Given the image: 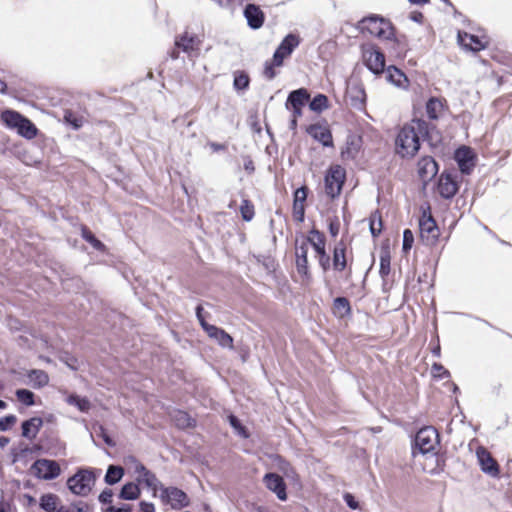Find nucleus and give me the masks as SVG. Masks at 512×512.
<instances>
[{
	"label": "nucleus",
	"instance_id": "1",
	"mask_svg": "<svg viewBox=\"0 0 512 512\" xmlns=\"http://www.w3.org/2000/svg\"><path fill=\"white\" fill-rule=\"evenodd\" d=\"M439 140L440 134L435 125L415 118L400 129L395 141L396 152L403 158H412L419 151L421 141L432 145Z\"/></svg>",
	"mask_w": 512,
	"mask_h": 512
},
{
	"label": "nucleus",
	"instance_id": "2",
	"mask_svg": "<svg viewBox=\"0 0 512 512\" xmlns=\"http://www.w3.org/2000/svg\"><path fill=\"white\" fill-rule=\"evenodd\" d=\"M438 444V433L434 428L420 429L415 436L412 448L414 465L425 472L435 471L438 462L436 457Z\"/></svg>",
	"mask_w": 512,
	"mask_h": 512
},
{
	"label": "nucleus",
	"instance_id": "3",
	"mask_svg": "<svg viewBox=\"0 0 512 512\" xmlns=\"http://www.w3.org/2000/svg\"><path fill=\"white\" fill-rule=\"evenodd\" d=\"M97 480V474L93 469H78L67 479L66 485L69 491L77 496H87L93 490Z\"/></svg>",
	"mask_w": 512,
	"mask_h": 512
},
{
	"label": "nucleus",
	"instance_id": "4",
	"mask_svg": "<svg viewBox=\"0 0 512 512\" xmlns=\"http://www.w3.org/2000/svg\"><path fill=\"white\" fill-rule=\"evenodd\" d=\"M1 119L7 127L17 129L18 134L26 139H33L37 135L36 126L19 112L5 110L1 113Z\"/></svg>",
	"mask_w": 512,
	"mask_h": 512
},
{
	"label": "nucleus",
	"instance_id": "5",
	"mask_svg": "<svg viewBox=\"0 0 512 512\" xmlns=\"http://www.w3.org/2000/svg\"><path fill=\"white\" fill-rule=\"evenodd\" d=\"M157 495L163 505L169 506L174 510L183 509L190 504V499L186 492L174 486H164L160 481Z\"/></svg>",
	"mask_w": 512,
	"mask_h": 512
},
{
	"label": "nucleus",
	"instance_id": "6",
	"mask_svg": "<svg viewBox=\"0 0 512 512\" xmlns=\"http://www.w3.org/2000/svg\"><path fill=\"white\" fill-rule=\"evenodd\" d=\"M124 464L139 483L146 484L147 487L151 488L153 496H157L159 480L155 474L147 470L146 467L133 456L126 457Z\"/></svg>",
	"mask_w": 512,
	"mask_h": 512
},
{
	"label": "nucleus",
	"instance_id": "7",
	"mask_svg": "<svg viewBox=\"0 0 512 512\" xmlns=\"http://www.w3.org/2000/svg\"><path fill=\"white\" fill-rule=\"evenodd\" d=\"M359 29L362 32H368L378 38L389 40L393 36V27L391 23L377 15H371L363 18L359 24Z\"/></svg>",
	"mask_w": 512,
	"mask_h": 512
},
{
	"label": "nucleus",
	"instance_id": "8",
	"mask_svg": "<svg viewBox=\"0 0 512 512\" xmlns=\"http://www.w3.org/2000/svg\"><path fill=\"white\" fill-rule=\"evenodd\" d=\"M31 474L40 480H53L61 475L62 469L58 462L50 459H39L30 467Z\"/></svg>",
	"mask_w": 512,
	"mask_h": 512
},
{
	"label": "nucleus",
	"instance_id": "9",
	"mask_svg": "<svg viewBox=\"0 0 512 512\" xmlns=\"http://www.w3.org/2000/svg\"><path fill=\"white\" fill-rule=\"evenodd\" d=\"M200 43L201 41L196 35L185 32L175 39V49L172 50L170 56L172 59H177L179 50H181L189 57H196L200 50Z\"/></svg>",
	"mask_w": 512,
	"mask_h": 512
},
{
	"label": "nucleus",
	"instance_id": "10",
	"mask_svg": "<svg viewBox=\"0 0 512 512\" xmlns=\"http://www.w3.org/2000/svg\"><path fill=\"white\" fill-rule=\"evenodd\" d=\"M299 44L300 38L298 35L293 33L286 35L273 54L274 65L276 67L282 66L284 59L289 57Z\"/></svg>",
	"mask_w": 512,
	"mask_h": 512
},
{
	"label": "nucleus",
	"instance_id": "11",
	"mask_svg": "<svg viewBox=\"0 0 512 512\" xmlns=\"http://www.w3.org/2000/svg\"><path fill=\"white\" fill-rule=\"evenodd\" d=\"M344 171L339 167H334L329 170L327 175L325 176V192L331 197H337L344 184Z\"/></svg>",
	"mask_w": 512,
	"mask_h": 512
},
{
	"label": "nucleus",
	"instance_id": "12",
	"mask_svg": "<svg viewBox=\"0 0 512 512\" xmlns=\"http://www.w3.org/2000/svg\"><path fill=\"white\" fill-rule=\"evenodd\" d=\"M364 59L367 68L374 74L382 73L385 69V56L375 47H371L364 51Z\"/></svg>",
	"mask_w": 512,
	"mask_h": 512
},
{
	"label": "nucleus",
	"instance_id": "13",
	"mask_svg": "<svg viewBox=\"0 0 512 512\" xmlns=\"http://www.w3.org/2000/svg\"><path fill=\"white\" fill-rule=\"evenodd\" d=\"M455 161L461 173L470 174L475 166V155L470 147L461 146L455 151Z\"/></svg>",
	"mask_w": 512,
	"mask_h": 512
},
{
	"label": "nucleus",
	"instance_id": "14",
	"mask_svg": "<svg viewBox=\"0 0 512 512\" xmlns=\"http://www.w3.org/2000/svg\"><path fill=\"white\" fill-rule=\"evenodd\" d=\"M308 242L302 240L301 243L296 242L295 256H296V269L297 272L305 279L310 278V271L308 267Z\"/></svg>",
	"mask_w": 512,
	"mask_h": 512
},
{
	"label": "nucleus",
	"instance_id": "15",
	"mask_svg": "<svg viewBox=\"0 0 512 512\" xmlns=\"http://www.w3.org/2000/svg\"><path fill=\"white\" fill-rule=\"evenodd\" d=\"M306 132L325 147L333 146V137L329 127L326 124L315 123L307 127Z\"/></svg>",
	"mask_w": 512,
	"mask_h": 512
},
{
	"label": "nucleus",
	"instance_id": "16",
	"mask_svg": "<svg viewBox=\"0 0 512 512\" xmlns=\"http://www.w3.org/2000/svg\"><path fill=\"white\" fill-rule=\"evenodd\" d=\"M243 15L247 21L248 27L253 30L260 29L264 24L265 14L260 6L256 4H247L243 10Z\"/></svg>",
	"mask_w": 512,
	"mask_h": 512
},
{
	"label": "nucleus",
	"instance_id": "17",
	"mask_svg": "<svg viewBox=\"0 0 512 512\" xmlns=\"http://www.w3.org/2000/svg\"><path fill=\"white\" fill-rule=\"evenodd\" d=\"M265 486L274 494L280 501L287 500L286 484L283 478L276 473H268L264 476Z\"/></svg>",
	"mask_w": 512,
	"mask_h": 512
},
{
	"label": "nucleus",
	"instance_id": "18",
	"mask_svg": "<svg viewBox=\"0 0 512 512\" xmlns=\"http://www.w3.org/2000/svg\"><path fill=\"white\" fill-rule=\"evenodd\" d=\"M419 228L421 238L424 241L432 244L437 240L439 236V230L435 220L432 218L431 215H429L428 217L424 216L423 218L420 219Z\"/></svg>",
	"mask_w": 512,
	"mask_h": 512
},
{
	"label": "nucleus",
	"instance_id": "19",
	"mask_svg": "<svg viewBox=\"0 0 512 512\" xmlns=\"http://www.w3.org/2000/svg\"><path fill=\"white\" fill-rule=\"evenodd\" d=\"M204 331L214 339L223 349L233 348V338L222 328L215 325L205 324Z\"/></svg>",
	"mask_w": 512,
	"mask_h": 512
},
{
	"label": "nucleus",
	"instance_id": "20",
	"mask_svg": "<svg viewBox=\"0 0 512 512\" xmlns=\"http://www.w3.org/2000/svg\"><path fill=\"white\" fill-rule=\"evenodd\" d=\"M438 192L441 197L451 199L458 192V185L451 174L443 173L438 180Z\"/></svg>",
	"mask_w": 512,
	"mask_h": 512
},
{
	"label": "nucleus",
	"instance_id": "21",
	"mask_svg": "<svg viewBox=\"0 0 512 512\" xmlns=\"http://www.w3.org/2000/svg\"><path fill=\"white\" fill-rule=\"evenodd\" d=\"M477 458L483 472L488 473L492 476H497L499 473L498 465L492 458L490 453L484 448L477 449Z\"/></svg>",
	"mask_w": 512,
	"mask_h": 512
},
{
	"label": "nucleus",
	"instance_id": "22",
	"mask_svg": "<svg viewBox=\"0 0 512 512\" xmlns=\"http://www.w3.org/2000/svg\"><path fill=\"white\" fill-rule=\"evenodd\" d=\"M438 172V164L432 157H423L418 162V173L423 181L431 180Z\"/></svg>",
	"mask_w": 512,
	"mask_h": 512
},
{
	"label": "nucleus",
	"instance_id": "23",
	"mask_svg": "<svg viewBox=\"0 0 512 512\" xmlns=\"http://www.w3.org/2000/svg\"><path fill=\"white\" fill-rule=\"evenodd\" d=\"M458 42L464 48L470 51H480L485 48V44L479 39L478 36L469 34L467 32H458Z\"/></svg>",
	"mask_w": 512,
	"mask_h": 512
},
{
	"label": "nucleus",
	"instance_id": "24",
	"mask_svg": "<svg viewBox=\"0 0 512 512\" xmlns=\"http://www.w3.org/2000/svg\"><path fill=\"white\" fill-rule=\"evenodd\" d=\"M310 98V94L307 89L299 88L289 93L287 101L285 103L286 109L290 107H304Z\"/></svg>",
	"mask_w": 512,
	"mask_h": 512
},
{
	"label": "nucleus",
	"instance_id": "25",
	"mask_svg": "<svg viewBox=\"0 0 512 512\" xmlns=\"http://www.w3.org/2000/svg\"><path fill=\"white\" fill-rule=\"evenodd\" d=\"M304 241L308 242V247L312 246L315 250L317 256L326 253L325 245H326V239L323 233L318 231L317 229H312L309 232V235L306 239H303Z\"/></svg>",
	"mask_w": 512,
	"mask_h": 512
},
{
	"label": "nucleus",
	"instance_id": "26",
	"mask_svg": "<svg viewBox=\"0 0 512 512\" xmlns=\"http://www.w3.org/2000/svg\"><path fill=\"white\" fill-rule=\"evenodd\" d=\"M361 148V138L357 136H349L346 141V146L341 152L344 160H353L356 158Z\"/></svg>",
	"mask_w": 512,
	"mask_h": 512
},
{
	"label": "nucleus",
	"instance_id": "27",
	"mask_svg": "<svg viewBox=\"0 0 512 512\" xmlns=\"http://www.w3.org/2000/svg\"><path fill=\"white\" fill-rule=\"evenodd\" d=\"M346 247L340 242L335 245L333 250V268L336 271H343L346 268L347 261L345 255Z\"/></svg>",
	"mask_w": 512,
	"mask_h": 512
},
{
	"label": "nucleus",
	"instance_id": "28",
	"mask_svg": "<svg viewBox=\"0 0 512 512\" xmlns=\"http://www.w3.org/2000/svg\"><path fill=\"white\" fill-rule=\"evenodd\" d=\"M43 421L39 417H33L22 424V434L27 438H34L39 429L41 428Z\"/></svg>",
	"mask_w": 512,
	"mask_h": 512
},
{
	"label": "nucleus",
	"instance_id": "29",
	"mask_svg": "<svg viewBox=\"0 0 512 512\" xmlns=\"http://www.w3.org/2000/svg\"><path fill=\"white\" fill-rule=\"evenodd\" d=\"M141 495V489L137 483H125L119 493V497L123 500H136Z\"/></svg>",
	"mask_w": 512,
	"mask_h": 512
},
{
	"label": "nucleus",
	"instance_id": "30",
	"mask_svg": "<svg viewBox=\"0 0 512 512\" xmlns=\"http://www.w3.org/2000/svg\"><path fill=\"white\" fill-rule=\"evenodd\" d=\"M347 93L353 107L360 109L364 106L366 95L363 88L358 85L351 86Z\"/></svg>",
	"mask_w": 512,
	"mask_h": 512
},
{
	"label": "nucleus",
	"instance_id": "31",
	"mask_svg": "<svg viewBox=\"0 0 512 512\" xmlns=\"http://www.w3.org/2000/svg\"><path fill=\"white\" fill-rule=\"evenodd\" d=\"M387 79L397 87H405L408 83L406 75L398 68L390 66L387 70Z\"/></svg>",
	"mask_w": 512,
	"mask_h": 512
},
{
	"label": "nucleus",
	"instance_id": "32",
	"mask_svg": "<svg viewBox=\"0 0 512 512\" xmlns=\"http://www.w3.org/2000/svg\"><path fill=\"white\" fill-rule=\"evenodd\" d=\"M443 111L442 102L436 98L431 97L426 103V113L429 119L437 120L440 117L441 112Z\"/></svg>",
	"mask_w": 512,
	"mask_h": 512
},
{
	"label": "nucleus",
	"instance_id": "33",
	"mask_svg": "<svg viewBox=\"0 0 512 512\" xmlns=\"http://www.w3.org/2000/svg\"><path fill=\"white\" fill-rule=\"evenodd\" d=\"M124 476V468L121 466L110 465L107 468L104 480L108 485H114L121 481Z\"/></svg>",
	"mask_w": 512,
	"mask_h": 512
},
{
	"label": "nucleus",
	"instance_id": "34",
	"mask_svg": "<svg viewBox=\"0 0 512 512\" xmlns=\"http://www.w3.org/2000/svg\"><path fill=\"white\" fill-rule=\"evenodd\" d=\"M58 503V496L52 493L43 494L39 499L40 507L46 512H54Z\"/></svg>",
	"mask_w": 512,
	"mask_h": 512
},
{
	"label": "nucleus",
	"instance_id": "35",
	"mask_svg": "<svg viewBox=\"0 0 512 512\" xmlns=\"http://www.w3.org/2000/svg\"><path fill=\"white\" fill-rule=\"evenodd\" d=\"M334 312L335 314L343 318L351 313L350 302L346 297H337L334 299Z\"/></svg>",
	"mask_w": 512,
	"mask_h": 512
},
{
	"label": "nucleus",
	"instance_id": "36",
	"mask_svg": "<svg viewBox=\"0 0 512 512\" xmlns=\"http://www.w3.org/2000/svg\"><path fill=\"white\" fill-rule=\"evenodd\" d=\"M59 362V369L61 371H65V369L76 370L79 366L78 360L73 354H61Z\"/></svg>",
	"mask_w": 512,
	"mask_h": 512
},
{
	"label": "nucleus",
	"instance_id": "37",
	"mask_svg": "<svg viewBox=\"0 0 512 512\" xmlns=\"http://www.w3.org/2000/svg\"><path fill=\"white\" fill-rule=\"evenodd\" d=\"M328 107V98L324 94H317L309 103V108L314 112H322Z\"/></svg>",
	"mask_w": 512,
	"mask_h": 512
},
{
	"label": "nucleus",
	"instance_id": "38",
	"mask_svg": "<svg viewBox=\"0 0 512 512\" xmlns=\"http://www.w3.org/2000/svg\"><path fill=\"white\" fill-rule=\"evenodd\" d=\"M176 425L182 429L191 428L195 426V420L185 412H178L174 416Z\"/></svg>",
	"mask_w": 512,
	"mask_h": 512
},
{
	"label": "nucleus",
	"instance_id": "39",
	"mask_svg": "<svg viewBox=\"0 0 512 512\" xmlns=\"http://www.w3.org/2000/svg\"><path fill=\"white\" fill-rule=\"evenodd\" d=\"M387 45L389 46V49L394 56L403 57L405 55L406 45L399 39H392L391 36L390 39L387 40Z\"/></svg>",
	"mask_w": 512,
	"mask_h": 512
},
{
	"label": "nucleus",
	"instance_id": "40",
	"mask_svg": "<svg viewBox=\"0 0 512 512\" xmlns=\"http://www.w3.org/2000/svg\"><path fill=\"white\" fill-rule=\"evenodd\" d=\"M382 218L378 211L374 212L370 217V232L373 237L380 235L382 231Z\"/></svg>",
	"mask_w": 512,
	"mask_h": 512
},
{
	"label": "nucleus",
	"instance_id": "41",
	"mask_svg": "<svg viewBox=\"0 0 512 512\" xmlns=\"http://www.w3.org/2000/svg\"><path fill=\"white\" fill-rule=\"evenodd\" d=\"M82 237L96 250L103 251L105 249V245L100 240H98L89 229H82Z\"/></svg>",
	"mask_w": 512,
	"mask_h": 512
},
{
	"label": "nucleus",
	"instance_id": "42",
	"mask_svg": "<svg viewBox=\"0 0 512 512\" xmlns=\"http://www.w3.org/2000/svg\"><path fill=\"white\" fill-rule=\"evenodd\" d=\"M240 213L245 221H251L254 217V206L253 204L247 200L243 199L240 205Z\"/></svg>",
	"mask_w": 512,
	"mask_h": 512
},
{
	"label": "nucleus",
	"instance_id": "43",
	"mask_svg": "<svg viewBox=\"0 0 512 512\" xmlns=\"http://www.w3.org/2000/svg\"><path fill=\"white\" fill-rule=\"evenodd\" d=\"M67 403L70 405H75L82 412L88 411L90 407V403L87 399L80 398L76 395L68 396Z\"/></svg>",
	"mask_w": 512,
	"mask_h": 512
},
{
	"label": "nucleus",
	"instance_id": "44",
	"mask_svg": "<svg viewBox=\"0 0 512 512\" xmlns=\"http://www.w3.org/2000/svg\"><path fill=\"white\" fill-rule=\"evenodd\" d=\"M29 378L38 387L47 385L49 381L48 375L43 371H32Z\"/></svg>",
	"mask_w": 512,
	"mask_h": 512
},
{
	"label": "nucleus",
	"instance_id": "45",
	"mask_svg": "<svg viewBox=\"0 0 512 512\" xmlns=\"http://www.w3.org/2000/svg\"><path fill=\"white\" fill-rule=\"evenodd\" d=\"M249 82L248 75L244 72H240L235 74L233 85L236 90H245L248 88Z\"/></svg>",
	"mask_w": 512,
	"mask_h": 512
},
{
	"label": "nucleus",
	"instance_id": "46",
	"mask_svg": "<svg viewBox=\"0 0 512 512\" xmlns=\"http://www.w3.org/2000/svg\"><path fill=\"white\" fill-rule=\"evenodd\" d=\"M390 255L389 253H383L380 256V268H379V274L384 279L387 277L390 273Z\"/></svg>",
	"mask_w": 512,
	"mask_h": 512
},
{
	"label": "nucleus",
	"instance_id": "47",
	"mask_svg": "<svg viewBox=\"0 0 512 512\" xmlns=\"http://www.w3.org/2000/svg\"><path fill=\"white\" fill-rule=\"evenodd\" d=\"M308 188L306 186H302L295 190L293 206H304V203L307 199Z\"/></svg>",
	"mask_w": 512,
	"mask_h": 512
},
{
	"label": "nucleus",
	"instance_id": "48",
	"mask_svg": "<svg viewBox=\"0 0 512 512\" xmlns=\"http://www.w3.org/2000/svg\"><path fill=\"white\" fill-rule=\"evenodd\" d=\"M230 425L233 427L235 432L239 434L240 436L247 438L249 436V433L245 426L241 424V422L235 417V416H229L228 418Z\"/></svg>",
	"mask_w": 512,
	"mask_h": 512
},
{
	"label": "nucleus",
	"instance_id": "49",
	"mask_svg": "<svg viewBox=\"0 0 512 512\" xmlns=\"http://www.w3.org/2000/svg\"><path fill=\"white\" fill-rule=\"evenodd\" d=\"M16 396L20 402H22L28 406L33 405V403H34V400H33L34 395L31 391H29L27 389L17 390Z\"/></svg>",
	"mask_w": 512,
	"mask_h": 512
},
{
	"label": "nucleus",
	"instance_id": "50",
	"mask_svg": "<svg viewBox=\"0 0 512 512\" xmlns=\"http://www.w3.org/2000/svg\"><path fill=\"white\" fill-rule=\"evenodd\" d=\"M414 243V235L410 229H405L403 232L402 250L404 253L410 251Z\"/></svg>",
	"mask_w": 512,
	"mask_h": 512
},
{
	"label": "nucleus",
	"instance_id": "51",
	"mask_svg": "<svg viewBox=\"0 0 512 512\" xmlns=\"http://www.w3.org/2000/svg\"><path fill=\"white\" fill-rule=\"evenodd\" d=\"M112 498H113V492L109 489L103 490L98 496V500L102 504L110 505L112 503Z\"/></svg>",
	"mask_w": 512,
	"mask_h": 512
},
{
	"label": "nucleus",
	"instance_id": "52",
	"mask_svg": "<svg viewBox=\"0 0 512 512\" xmlns=\"http://www.w3.org/2000/svg\"><path fill=\"white\" fill-rule=\"evenodd\" d=\"M430 373L435 378H442L447 374V371L441 365L433 364Z\"/></svg>",
	"mask_w": 512,
	"mask_h": 512
},
{
	"label": "nucleus",
	"instance_id": "53",
	"mask_svg": "<svg viewBox=\"0 0 512 512\" xmlns=\"http://www.w3.org/2000/svg\"><path fill=\"white\" fill-rule=\"evenodd\" d=\"M319 265L326 272L330 268V256L327 253L318 256Z\"/></svg>",
	"mask_w": 512,
	"mask_h": 512
},
{
	"label": "nucleus",
	"instance_id": "54",
	"mask_svg": "<svg viewBox=\"0 0 512 512\" xmlns=\"http://www.w3.org/2000/svg\"><path fill=\"white\" fill-rule=\"evenodd\" d=\"M344 500H345L346 504L349 506V508H351L353 510H356L359 508V502L356 500V498L352 494H350V493L344 494Z\"/></svg>",
	"mask_w": 512,
	"mask_h": 512
},
{
	"label": "nucleus",
	"instance_id": "55",
	"mask_svg": "<svg viewBox=\"0 0 512 512\" xmlns=\"http://www.w3.org/2000/svg\"><path fill=\"white\" fill-rule=\"evenodd\" d=\"M16 421L15 416H7L0 419V430L4 431L8 429L12 424H14Z\"/></svg>",
	"mask_w": 512,
	"mask_h": 512
},
{
	"label": "nucleus",
	"instance_id": "56",
	"mask_svg": "<svg viewBox=\"0 0 512 512\" xmlns=\"http://www.w3.org/2000/svg\"><path fill=\"white\" fill-rule=\"evenodd\" d=\"M274 63L273 61L270 63V62H266L265 63V68H264V75L266 78H268L269 80H272L275 78L276 76V72L274 70Z\"/></svg>",
	"mask_w": 512,
	"mask_h": 512
},
{
	"label": "nucleus",
	"instance_id": "57",
	"mask_svg": "<svg viewBox=\"0 0 512 512\" xmlns=\"http://www.w3.org/2000/svg\"><path fill=\"white\" fill-rule=\"evenodd\" d=\"M293 214L297 221L302 222L305 215V206H293Z\"/></svg>",
	"mask_w": 512,
	"mask_h": 512
},
{
	"label": "nucleus",
	"instance_id": "58",
	"mask_svg": "<svg viewBox=\"0 0 512 512\" xmlns=\"http://www.w3.org/2000/svg\"><path fill=\"white\" fill-rule=\"evenodd\" d=\"M156 508L152 502L141 501L139 503L140 512H155Z\"/></svg>",
	"mask_w": 512,
	"mask_h": 512
},
{
	"label": "nucleus",
	"instance_id": "59",
	"mask_svg": "<svg viewBox=\"0 0 512 512\" xmlns=\"http://www.w3.org/2000/svg\"><path fill=\"white\" fill-rule=\"evenodd\" d=\"M203 313H204V309H203L202 305H198L196 307V317H197L201 327L204 329V325L209 324V323L206 321Z\"/></svg>",
	"mask_w": 512,
	"mask_h": 512
},
{
	"label": "nucleus",
	"instance_id": "60",
	"mask_svg": "<svg viewBox=\"0 0 512 512\" xmlns=\"http://www.w3.org/2000/svg\"><path fill=\"white\" fill-rule=\"evenodd\" d=\"M130 508L128 506L116 507L113 505H109L104 512H130Z\"/></svg>",
	"mask_w": 512,
	"mask_h": 512
},
{
	"label": "nucleus",
	"instance_id": "61",
	"mask_svg": "<svg viewBox=\"0 0 512 512\" xmlns=\"http://www.w3.org/2000/svg\"><path fill=\"white\" fill-rule=\"evenodd\" d=\"M244 169L249 173L252 174L255 170L253 161L247 157L244 161Z\"/></svg>",
	"mask_w": 512,
	"mask_h": 512
},
{
	"label": "nucleus",
	"instance_id": "62",
	"mask_svg": "<svg viewBox=\"0 0 512 512\" xmlns=\"http://www.w3.org/2000/svg\"><path fill=\"white\" fill-rule=\"evenodd\" d=\"M209 146L210 148L214 151V152H219V151H223L226 149V145L225 144H221V143H216V142H211L209 143Z\"/></svg>",
	"mask_w": 512,
	"mask_h": 512
},
{
	"label": "nucleus",
	"instance_id": "63",
	"mask_svg": "<svg viewBox=\"0 0 512 512\" xmlns=\"http://www.w3.org/2000/svg\"><path fill=\"white\" fill-rule=\"evenodd\" d=\"M302 108L303 107H290L289 110L292 111V117L293 118H299L302 116Z\"/></svg>",
	"mask_w": 512,
	"mask_h": 512
},
{
	"label": "nucleus",
	"instance_id": "64",
	"mask_svg": "<svg viewBox=\"0 0 512 512\" xmlns=\"http://www.w3.org/2000/svg\"><path fill=\"white\" fill-rule=\"evenodd\" d=\"M329 231L332 236H334V237L337 236V234L339 232V224L338 223H330Z\"/></svg>",
	"mask_w": 512,
	"mask_h": 512
}]
</instances>
